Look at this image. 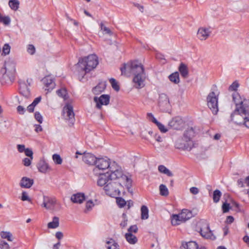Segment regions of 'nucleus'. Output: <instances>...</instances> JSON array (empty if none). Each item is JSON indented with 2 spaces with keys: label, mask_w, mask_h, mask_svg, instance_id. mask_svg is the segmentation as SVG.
<instances>
[{
  "label": "nucleus",
  "mask_w": 249,
  "mask_h": 249,
  "mask_svg": "<svg viewBox=\"0 0 249 249\" xmlns=\"http://www.w3.org/2000/svg\"><path fill=\"white\" fill-rule=\"evenodd\" d=\"M235 109L231 115V121L235 124L249 129V100H242L238 93L232 94Z\"/></svg>",
  "instance_id": "1"
},
{
  "label": "nucleus",
  "mask_w": 249,
  "mask_h": 249,
  "mask_svg": "<svg viewBox=\"0 0 249 249\" xmlns=\"http://www.w3.org/2000/svg\"><path fill=\"white\" fill-rule=\"evenodd\" d=\"M122 74L129 76L130 74L134 75L133 81L135 87L140 89L144 87L145 73L144 68L141 63L138 61H134L124 64L120 68Z\"/></svg>",
  "instance_id": "2"
},
{
  "label": "nucleus",
  "mask_w": 249,
  "mask_h": 249,
  "mask_svg": "<svg viewBox=\"0 0 249 249\" xmlns=\"http://www.w3.org/2000/svg\"><path fill=\"white\" fill-rule=\"evenodd\" d=\"M108 169L109 175L111 179H118L123 180V182H124L126 183L127 189L129 192L132 193L131 190L132 180L127 176L124 175L123 173L121 167H120L117 163L113 161L109 162V167L107 168Z\"/></svg>",
  "instance_id": "3"
},
{
  "label": "nucleus",
  "mask_w": 249,
  "mask_h": 249,
  "mask_svg": "<svg viewBox=\"0 0 249 249\" xmlns=\"http://www.w3.org/2000/svg\"><path fill=\"white\" fill-rule=\"evenodd\" d=\"M98 64V57L95 54L89 55L79 59L77 67L80 68L79 71H81L84 74L95 69Z\"/></svg>",
  "instance_id": "4"
},
{
  "label": "nucleus",
  "mask_w": 249,
  "mask_h": 249,
  "mask_svg": "<svg viewBox=\"0 0 249 249\" xmlns=\"http://www.w3.org/2000/svg\"><path fill=\"white\" fill-rule=\"evenodd\" d=\"M126 184V183L125 182L124 183L123 180H118V181H115L112 180L105 186L104 190L107 195L115 197L120 194L119 187L124 186L127 188Z\"/></svg>",
  "instance_id": "5"
},
{
  "label": "nucleus",
  "mask_w": 249,
  "mask_h": 249,
  "mask_svg": "<svg viewBox=\"0 0 249 249\" xmlns=\"http://www.w3.org/2000/svg\"><path fill=\"white\" fill-rule=\"evenodd\" d=\"M196 231L204 238L214 240L216 237L210 230L209 224L206 220H201L196 226Z\"/></svg>",
  "instance_id": "6"
},
{
  "label": "nucleus",
  "mask_w": 249,
  "mask_h": 249,
  "mask_svg": "<svg viewBox=\"0 0 249 249\" xmlns=\"http://www.w3.org/2000/svg\"><path fill=\"white\" fill-rule=\"evenodd\" d=\"M63 116L64 119L69 123L70 126L72 125L75 122V114L73 107L70 104H66L63 107Z\"/></svg>",
  "instance_id": "7"
},
{
  "label": "nucleus",
  "mask_w": 249,
  "mask_h": 249,
  "mask_svg": "<svg viewBox=\"0 0 249 249\" xmlns=\"http://www.w3.org/2000/svg\"><path fill=\"white\" fill-rule=\"evenodd\" d=\"M207 105L214 114L218 111V97L213 91L211 92L207 97Z\"/></svg>",
  "instance_id": "8"
},
{
  "label": "nucleus",
  "mask_w": 249,
  "mask_h": 249,
  "mask_svg": "<svg viewBox=\"0 0 249 249\" xmlns=\"http://www.w3.org/2000/svg\"><path fill=\"white\" fill-rule=\"evenodd\" d=\"M158 104L162 111L167 112L169 110L170 104L169 98L166 94L162 93L160 95Z\"/></svg>",
  "instance_id": "9"
},
{
  "label": "nucleus",
  "mask_w": 249,
  "mask_h": 249,
  "mask_svg": "<svg viewBox=\"0 0 249 249\" xmlns=\"http://www.w3.org/2000/svg\"><path fill=\"white\" fill-rule=\"evenodd\" d=\"M184 123L182 118L179 116L173 118L168 123V126L175 130H180L183 128Z\"/></svg>",
  "instance_id": "10"
},
{
  "label": "nucleus",
  "mask_w": 249,
  "mask_h": 249,
  "mask_svg": "<svg viewBox=\"0 0 249 249\" xmlns=\"http://www.w3.org/2000/svg\"><path fill=\"white\" fill-rule=\"evenodd\" d=\"M93 100L96 103V107L98 109H101L103 105L106 106L109 104L110 96L107 94H103L99 97H94Z\"/></svg>",
  "instance_id": "11"
},
{
  "label": "nucleus",
  "mask_w": 249,
  "mask_h": 249,
  "mask_svg": "<svg viewBox=\"0 0 249 249\" xmlns=\"http://www.w3.org/2000/svg\"><path fill=\"white\" fill-rule=\"evenodd\" d=\"M45 86V90L48 92L52 90L55 86L53 79L50 76H47L42 80Z\"/></svg>",
  "instance_id": "12"
},
{
  "label": "nucleus",
  "mask_w": 249,
  "mask_h": 249,
  "mask_svg": "<svg viewBox=\"0 0 249 249\" xmlns=\"http://www.w3.org/2000/svg\"><path fill=\"white\" fill-rule=\"evenodd\" d=\"M110 160L108 159L103 158L97 159L95 165L96 167L99 170H105L109 167Z\"/></svg>",
  "instance_id": "13"
},
{
  "label": "nucleus",
  "mask_w": 249,
  "mask_h": 249,
  "mask_svg": "<svg viewBox=\"0 0 249 249\" xmlns=\"http://www.w3.org/2000/svg\"><path fill=\"white\" fill-rule=\"evenodd\" d=\"M211 31L209 28H199L197 31V37L200 40H205L210 36Z\"/></svg>",
  "instance_id": "14"
},
{
  "label": "nucleus",
  "mask_w": 249,
  "mask_h": 249,
  "mask_svg": "<svg viewBox=\"0 0 249 249\" xmlns=\"http://www.w3.org/2000/svg\"><path fill=\"white\" fill-rule=\"evenodd\" d=\"M110 177L109 175V172H107L105 174H100L99 177L97 184L99 186H106L107 183H109L110 180Z\"/></svg>",
  "instance_id": "15"
},
{
  "label": "nucleus",
  "mask_w": 249,
  "mask_h": 249,
  "mask_svg": "<svg viewBox=\"0 0 249 249\" xmlns=\"http://www.w3.org/2000/svg\"><path fill=\"white\" fill-rule=\"evenodd\" d=\"M56 203V201L55 198L44 197L42 206L47 209L53 210Z\"/></svg>",
  "instance_id": "16"
},
{
  "label": "nucleus",
  "mask_w": 249,
  "mask_h": 249,
  "mask_svg": "<svg viewBox=\"0 0 249 249\" xmlns=\"http://www.w3.org/2000/svg\"><path fill=\"white\" fill-rule=\"evenodd\" d=\"M96 157L91 153H84L82 160L84 162L89 165H95Z\"/></svg>",
  "instance_id": "17"
},
{
  "label": "nucleus",
  "mask_w": 249,
  "mask_h": 249,
  "mask_svg": "<svg viewBox=\"0 0 249 249\" xmlns=\"http://www.w3.org/2000/svg\"><path fill=\"white\" fill-rule=\"evenodd\" d=\"M34 184V180L24 177L21 178L19 186L22 188H30Z\"/></svg>",
  "instance_id": "18"
},
{
  "label": "nucleus",
  "mask_w": 249,
  "mask_h": 249,
  "mask_svg": "<svg viewBox=\"0 0 249 249\" xmlns=\"http://www.w3.org/2000/svg\"><path fill=\"white\" fill-rule=\"evenodd\" d=\"M38 171L42 173H46L51 170L49 164L44 160H40L37 165Z\"/></svg>",
  "instance_id": "19"
},
{
  "label": "nucleus",
  "mask_w": 249,
  "mask_h": 249,
  "mask_svg": "<svg viewBox=\"0 0 249 249\" xmlns=\"http://www.w3.org/2000/svg\"><path fill=\"white\" fill-rule=\"evenodd\" d=\"M19 93L26 98H29L30 96V90L24 82L19 84Z\"/></svg>",
  "instance_id": "20"
},
{
  "label": "nucleus",
  "mask_w": 249,
  "mask_h": 249,
  "mask_svg": "<svg viewBox=\"0 0 249 249\" xmlns=\"http://www.w3.org/2000/svg\"><path fill=\"white\" fill-rule=\"evenodd\" d=\"M71 201L75 203L81 204L85 199L84 194L78 193L71 196Z\"/></svg>",
  "instance_id": "21"
},
{
  "label": "nucleus",
  "mask_w": 249,
  "mask_h": 249,
  "mask_svg": "<svg viewBox=\"0 0 249 249\" xmlns=\"http://www.w3.org/2000/svg\"><path fill=\"white\" fill-rule=\"evenodd\" d=\"M106 83L105 82H100L92 89V92L94 94H99L105 89Z\"/></svg>",
  "instance_id": "22"
},
{
  "label": "nucleus",
  "mask_w": 249,
  "mask_h": 249,
  "mask_svg": "<svg viewBox=\"0 0 249 249\" xmlns=\"http://www.w3.org/2000/svg\"><path fill=\"white\" fill-rule=\"evenodd\" d=\"M180 219L183 222L186 221L192 217V213L187 210H183L179 214Z\"/></svg>",
  "instance_id": "23"
},
{
  "label": "nucleus",
  "mask_w": 249,
  "mask_h": 249,
  "mask_svg": "<svg viewBox=\"0 0 249 249\" xmlns=\"http://www.w3.org/2000/svg\"><path fill=\"white\" fill-rule=\"evenodd\" d=\"M106 244L107 245V249H120L119 246L118 245V243L112 238H110L109 240L107 241Z\"/></svg>",
  "instance_id": "24"
},
{
  "label": "nucleus",
  "mask_w": 249,
  "mask_h": 249,
  "mask_svg": "<svg viewBox=\"0 0 249 249\" xmlns=\"http://www.w3.org/2000/svg\"><path fill=\"white\" fill-rule=\"evenodd\" d=\"M59 219L57 216L53 218V221L48 223L47 227L49 229H55L59 227Z\"/></svg>",
  "instance_id": "25"
},
{
  "label": "nucleus",
  "mask_w": 249,
  "mask_h": 249,
  "mask_svg": "<svg viewBox=\"0 0 249 249\" xmlns=\"http://www.w3.org/2000/svg\"><path fill=\"white\" fill-rule=\"evenodd\" d=\"M126 241L130 244H135L137 242L136 236L131 233H126L125 235Z\"/></svg>",
  "instance_id": "26"
},
{
  "label": "nucleus",
  "mask_w": 249,
  "mask_h": 249,
  "mask_svg": "<svg viewBox=\"0 0 249 249\" xmlns=\"http://www.w3.org/2000/svg\"><path fill=\"white\" fill-rule=\"evenodd\" d=\"M19 3L18 0H9L8 5L12 10L16 11L19 8Z\"/></svg>",
  "instance_id": "27"
},
{
  "label": "nucleus",
  "mask_w": 249,
  "mask_h": 249,
  "mask_svg": "<svg viewBox=\"0 0 249 249\" xmlns=\"http://www.w3.org/2000/svg\"><path fill=\"white\" fill-rule=\"evenodd\" d=\"M179 71L181 76L184 78L188 75V71L187 66L183 63H181L179 67Z\"/></svg>",
  "instance_id": "28"
},
{
  "label": "nucleus",
  "mask_w": 249,
  "mask_h": 249,
  "mask_svg": "<svg viewBox=\"0 0 249 249\" xmlns=\"http://www.w3.org/2000/svg\"><path fill=\"white\" fill-rule=\"evenodd\" d=\"M158 170L160 172L164 174L168 177H172L173 176V173L165 166L162 165H159L158 167Z\"/></svg>",
  "instance_id": "29"
},
{
  "label": "nucleus",
  "mask_w": 249,
  "mask_h": 249,
  "mask_svg": "<svg viewBox=\"0 0 249 249\" xmlns=\"http://www.w3.org/2000/svg\"><path fill=\"white\" fill-rule=\"evenodd\" d=\"M141 218L142 219H147L148 218V208L145 206L142 205L141 209Z\"/></svg>",
  "instance_id": "30"
},
{
  "label": "nucleus",
  "mask_w": 249,
  "mask_h": 249,
  "mask_svg": "<svg viewBox=\"0 0 249 249\" xmlns=\"http://www.w3.org/2000/svg\"><path fill=\"white\" fill-rule=\"evenodd\" d=\"M169 79L170 81L175 83L178 84L179 82V73L178 72H175L172 73L169 76Z\"/></svg>",
  "instance_id": "31"
},
{
  "label": "nucleus",
  "mask_w": 249,
  "mask_h": 249,
  "mask_svg": "<svg viewBox=\"0 0 249 249\" xmlns=\"http://www.w3.org/2000/svg\"><path fill=\"white\" fill-rule=\"evenodd\" d=\"M183 246L186 249H198V245L194 241H190Z\"/></svg>",
  "instance_id": "32"
},
{
  "label": "nucleus",
  "mask_w": 249,
  "mask_h": 249,
  "mask_svg": "<svg viewBox=\"0 0 249 249\" xmlns=\"http://www.w3.org/2000/svg\"><path fill=\"white\" fill-rule=\"evenodd\" d=\"M0 236L2 238L6 239L9 241H13L12 234L9 231H1Z\"/></svg>",
  "instance_id": "33"
},
{
  "label": "nucleus",
  "mask_w": 249,
  "mask_h": 249,
  "mask_svg": "<svg viewBox=\"0 0 249 249\" xmlns=\"http://www.w3.org/2000/svg\"><path fill=\"white\" fill-rule=\"evenodd\" d=\"M222 193L219 190H216L214 191L213 196V202L214 203H217L219 202Z\"/></svg>",
  "instance_id": "34"
},
{
  "label": "nucleus",
  "mask_w": 249,
  "mask_h": 249,
  "mask_svg": "<svg viewBox=\"0 0 249 249\" xmlns=\"http://www.w3.org/2000/svg\"><path fill=\"white\" fill-rule=\"evenodd\" d=\"M179 214H174L172 216L171 223L173 225H178L180 224L181 222H183V220L180 219L179 217Z\"/></svg>",
  "instance_id": "35"
},
{
  "label": "nucleus",
  "mask_w": 249,
  "mask_h": 249,
  "mask_svg": "<svg viewBox=\"0 0 249 249\" xmlns=\"http://www.w3.org/2000/svg\"><path fill=\"white\" fill-rule=\"evenodd\" d=\"M160 195L162 196H166L169 195V191L165 185L161 184L159 187Z\"/></svg>",
  "instance_id": "36"
},
{
  "label": "nucleus",
  "mask_w": 249,
  "mask_h": 249,
  "mask_svg": "<svg viewBox=\"0 0 249 249\" xmlns=\"http://www.w3.org/2000/svg\"><path fill=\"white\" fill-rule=\"evenodd\" d=\"M11 21L10 18L9 16H3L0 13V22L3 23L4 25H8Z\"/></svg>",
  "instance_id": "37"
},
{
  "label": "nucleus",
  "mask_w": 249,
  "mask_h": 249,
  "mask_svg": "<svg viewBox=\"0 0 249 249\" xmlns=\"http://www.w3.org/2000/svg\"><path fill=\"white\" fill-rule=\"evenodd\" d=\"M52 159L56 164H61L62 159L60 156L57 154H54L52 156Z\"/></svg>",
  "instance_id": "38"
},
{
  "label": "nucleus",
  "mask_w": 249,
  "mask_h": 249,
  "mask_svg": "<svg viewBox=\"0 0 249 249\" xmlns=\"http://www.w3.org/2000/svg\"><path fill=\"white\" fill-rule=\"evenodd\" d=\"M109 82L111 85L112 88L117 91L120 90V87L114 78H111L109 79Z\"/></svg>",
  "instance_id": "39"
},
{
  "label": "nucleus",
  "mask_w": 249,
  "mask_h": 249,
  "mask_svg": "<svg viewBox=\"0 0 249 249\" xmlns=\"http://www.w3.org/2000/svg\"><path fill=\"white\" fill-rule=\"evenodd\" d=\"M94 206V204L92 201L91 200H89L86 202V209L84 211L85 213H88L89 212L93 207Z\"/></svg>",
  "instance_id": "40"
},
{
  "label": "nucleus",
  "mask_w": 249,
  "mask_h": 249,
  "mask_svg": "<svg viewBox=\"0 0 249 249\" xmlns=\"http://www.w3.org/2000/svg\"><path fill=\"white\" fill-rule=\"evenodd\" d=\"M56 93L59 96L63 98L64 100L66 99L67 93L65 89H58L56 91Z\"/></svg>",
  "instance_id": "41"
},
{
  "label": "nucleus",
  "mask_w": 249,
  "mask_h": 249,
  "mask_svg": "<svg viewBox=\"0 0 249 249\" xmlns=\"http://www.w3.org/2000/svg\"><path fill=\"white\" fill-rule=\"evenodd\" d=\"M11 47L8 44H5L2 48V52L1 54L6 55L9 53Z\"/></svg>",
  "instance_id": "42"
},
{
  "label": "nucleus",
  "mask_w": 249,
  "mask_h": 249,
  "mask_svg": "<svg viewBox=\"0 0 249 249\" xmlns=\"http://www.w3.org/2000/svg\"><path fill=\"white\" fill-rule=\"evenodd\" d=\"M155 124L161 132L165 133L168 131V129L165 127V126L159 122L158 121Z\"/></svg>",
  "instance_id": "43"
},
{
  "label": "nucleus",
  "mask_w": 249,
  "mask_h": 249,
  "mask_svg": "<svg viewBox=\"0 0 249 249\" xmlns=\"http://www.w3.org/2000/svg\"><path fill=\"white\" fill-rule=\"evenodd\" d=\"M101 30L105 32L106 34L111 35L112 34L111 30L107 27H106L103 23H100Z\"/></svg>",
  "instance_id": "44"
},
{
  "label": "nucleus",
  "mask_w": 249,
  "mask_h": 249,
  "mask_svg": "<svg viewBox=\"0 0 249 249\" xmlns=\"http://www.w3.org/2000/svg\"><path fill=\"white\" fill-rule=\"evenodd\" d=\"M33 157L25 158L22 160L23 164L25 166H29L31 164Z\"/></svg>",
  "instance_id": "45"
},
{
  "label": "nucleus",
  "mask_w": 249,
  "mask_h": 249,
  "mask_svg": "<svg viewBox=\"0 0 249 249\" xmlns=\"http://www.w3.org/2000/svg\"><path fill=\"white\" fill-rule=\"evenodd\" d=\"M116 202L117 204L121 208L124 206L126 204L125 201L122 197H117L116 198Z\"/></svg>",
  "instance_id": "46"
},
{
  "label": "nucleus",
  "mask_w": 249,
  "mask_h": 249,
  "mask_svg": "<svg viewBox=\"0 0 249 249\" xmlns=\"http://www.w3.org/2000/svg\"><path fill=\"white\" fill-rule=\"evenodd\" d=\"M21 199L22 201H27L30 202H31V199L28 196L27 193L25 191H23L22 193Z\"/></svg>",
  "instance_id": "47"
},
{
  "label": "nucleus",
  "mask_w": 249,
  "mask_h": 249,
  "mask_svg": "<svg viewBox=\"0 0 249 249\" xmlns=\"http://www.w3.org/2000/svg\"><path fill=\"white\" fill-rule=\"evenodd\" d=\"M222 209L223 212L224 213L228 212L230 209V204H229L227 202L223 203L222 206Z\"/></svg>",
  "instance_id": "48"
},
{
  "label": "nucleus",
  "mask_w": 249,
  "mask_h": 249,
  "mask_svg": "<svg viewBox=\"0 0 249 249\" xmlns=\"http://www.w3.org/2000/svg\"><path fill=\"white\" fill-rule=\"evenodd\" d=\"M9 246L8 244L4 240L0 241V248L1 249H9Z\"/></svg>",
  "instance_id": "49"
},
{
  "label": "nucleus",
  "mask_w": 249,
  "mask_h": 249,
  "mask_svg": "<svg viewBox=\"0 0 249 249\" xmlns=\"http://www.w3.org/2000/svg\"><path fill=\"white\" fill-rule=\"evenodd\" d=\"M35 51L36 49L34 45L31 44L28 45L27 47V52L29 54L33 55L35 53Z\"/></svg>",
  "instance_id": "50"
},
{
  "label": "nucleus",
  "mask_w": 249,
  "mask_h": 249,
  "mask_svg": "<svg viewBox=\"0 0 249 249\" xmlns=\"http://www.w3.org/2000/svg\"><path fill=\"white\" fill-rule=\"evenodd\" d=\"M138 229L136 225H134L130 226L128 229L127 233H131L132 234V232L136 233L138 231Z\"/></svg>",
  "instance_id": "51"
},
{
  "label": "nucleus",
  "mask_w": 249,
  "mask_h": 249,
  "mask_svg": "<svg viewBox=\"0 0 249 249\" xmlns=\"http://www.w3.org/2000/svg\"><path fill=\"white\" fill-rule=\"evenodd\" d=\"M35 118L40 124L43 122V118L39 112H36L35 113Z\"/></svg>",
  "instance_id": "52"
},
{
  "label": "nucleus",
  "mask_w": 249,
  "mask_h": 249,
  "mask_svg": "<svg viewBox=\"0 0 249 249\" xmlns=\"http://www.w3.org/2000/svg\"><path fill=\"white\" fill-rule=\"evenodd\" d=\"M239 87V84L236 82H234L229 88V90L231 91H235L236 90L238 87Z\"/></svg>",
  "instance_id": "53"
},
{
  "label": "nucleus",
  "mask_w": 249,
  "mask_h": 249,
  "mask_svg": "<svg viewBox=\"0 0 249 249\" xmlns=\"http://www.w3.org/2000/svg\"><path fill=\"white\" fill-rule=\"evenodd\" d=\"M193 133L192 130H188L185 131L184 134V138L186 142L190 141L191 139L190 133Z\"/></svg>",
  "instance_id": "54"
},
{
  "label": "nucleus",
  "mask_w": 249,
  "mask_h": 249,
  "mask_svg": "<svg viewBox=\"0 0 249 249\" xmlns=\"http://www.w3.org/2000/svg\"><path fill=\"white\" fill-rule=\"evenodd\" d=\"M147 118L149 119V120L152 122L153 123L156 124V123H157L158 121L154 117V116L152 113H148L147 114Z\"/></svg>",
  "instance_id": "55"
},
{
  "label": "nucleus",
  "mask_w": 249,
  "mask_h": 249,
  "mask_svg": "<svg viewBox=\"0 0 249 249\" xmlns=\"http://www.w3.org/2000/svg\"><path fill=\"white\" fill-rule=\"evenodd\" d=\"M25 154L28 157H33V152L32 150L29 148H26L24 151Z\"/></svg>",
  "instance_id": "56"
},
{
  "label": "nucleus",
  "mask_w": 249,
  "mask_h": 249,
  "mask_svg": "<svg viewBox=\"0 0 249 249\" xmlns=\"http://www.w3.org/2000/svg\"><path fill=\"white\" fill-rule=\"evenodd\" d=\"M190 192L193 195H196L199 193V189L196 187H193L190 189Z\"/></svg>",
  "instance_id": "57"
},
{
  "label": "nucleus",
  "mask_w": 249,
  "mask_h": 249,
  "mask_svg": "<svg viewBox=\"0 0 249 249\" xmlns=\"http://www.w3.org/2000/svg\"><path fill=\"white\" fill-rule=\"evenodd\" d=\"M17 111L20 114H23L25 112V109L21 106H18L17 107Z\"/></svg>",
  "instance_id": "58"
},
{
  "label": "nucleus",
  "mask_w": 249,
  "mask_h": 249,
  "mask_svg": "<svg viewBox=\"0 0 249 249\" xmlns=\"http://www.w3.org/2000/svg\"><path fill=\"white\" fill-rule=\"evenodd\" d=\"M17 148L18 151L20 153H22L23 152H24L26 148L25 147V145L23 144H18L17 145Z\"/></svg>",
  "instance_id": "59"
},
{
  "label": "nucleus",
  "mask_w": 249,
  "mask_h": 249,
  "mask_svg": "<svg viewBox=\"0 0 249 249\" xmlns=\"http://www.w3.org/2000/svg\"><path fill=\"white\" fill-rule=\"evenodd\" d=\"M123 216L124 217V220L123 221H122L121 223H120V226L122 228H124V227H125L127 225V219H125V217H126V215L125 214H123Z\"/></svg>",
  "instance_id": "60"
},
{
  "label": "nucleus",
  "mask_w": 249,
  "mask_h": 249,
  "mask_svg": "<svg viewBox=\"0 0 249 249\" xmlns=\"http://www.w3.org/2000/svg\"><path fill=\"white\" fill-rule=\"evenodd\" d=\"M41 96H39L34 100L33 102L32 103L34 106H36L41 101Z\"/></svg>",
  "instance_id": "61"
},
{
  "label": "nucleus",
  "mask_w": 249,
  "mask_h": 249,
  "mask_svg": "<svg viewBox=\"0 0 249 249\" xmlns=\"http://www.w3.org/2000/svg\"><path fill=\"white\" fill-rule=\"evenodd\" d=\"M55 237L58 240H60L63 237V234L61 231H57L55 233Z\"/></svg>",
  "instance_id": "62"
},
{
  "label": "nucleus",
  "mask_w": 249,
  "mask_h": 249,
  "mask_svg": "<svg viewBox=\"0 0 249 249\" xmlns=\"http://www.w3.org/2000/svg\"><path fill=\"white\" fill-rule=\"evenodd\" d=\"M234 221V218L232 216H228L227 217L226 222L228 224L232 223Z\"/></svg>",
  "instance_id": "63"
},
{
  "label": "nucleus",
  "mask_w": 249,
  "mask_h": 249,
  "mask_svg": "<svg viewBox=\"0 0 249 249\" xmlns=\"http://www.w3.org/2000/svg\"><path fill=\"white\" fill-rule=\"evenodd\" d=\"M244 183L243 180L242 179H239L237 180V185L239 187H244Z\"/></svg>",
  "instance_id": "64"
}]
</instances>
